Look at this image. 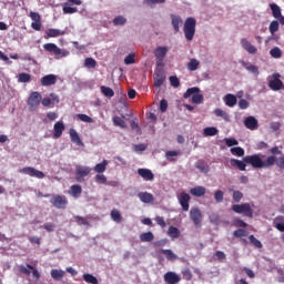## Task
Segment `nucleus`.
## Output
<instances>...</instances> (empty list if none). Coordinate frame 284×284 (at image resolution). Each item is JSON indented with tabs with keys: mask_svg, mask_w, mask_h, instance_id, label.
Listing matches in <instances>:
<instances>
[{
	"mask_svg": "<svg viewBox=\"0 0 284 284\" xmlns=\"http://www.w3.org/2000/svg\"><path fill=\"white\" fill-rule=\"evenodd\" d=\"M244 163L252 165L255 170L267 169L274 165V156H268L265 161L261 159V155L253 154L244 158Z\"/></svg>",
	"mask_w": 284,
	"mask_h": 284,
	"instance_id": "f257e3e1",
	"label": "nucleus"
},
{
	"mask_svg": "<svg viewBox=\"0 0 284 284\" xmlns=\"http://www.w3.org/2000/svg\"><path fill=\"white\" fill-rule=\"evenodd\" d=\"M184 36L186 41H192L196 34V19L190 17L184 21Z\"/></svg>",
	"mask_w": 284,
	"mask_h": 284,
	"instance_id": "f03ea898",
	"label": "nucleus"
},
{
	"mask_svg": "<svg viewBox=\"0 0 284 284\" xmlns=\"http://www.w3.org/2000/svg\"><path fill=\"white\" fill-rule=\"evenodd\" d=\"M43 97L39 93V91H32L27 100V105L30 112H37L39 106L41 105Z\"/></svg>",
	"mask_w": 284,
	"mask_h": 284,
	"instance_id": "7ed1b4c3",
	"label": "nucleus"
},
{
	"mask_svg": "<svg viewBox=\"0 0 284 284\" xmlns=\"http://www.w3.org/2000/svg\"><path fill=\"white\" fill-rule=\"evenodd\" d=\"M184 99H190L191 98V103H195L196 105L203 103V94H201V89L199 87H193L186 90L184 93Z\"/></svg>",
	"mask_w": 284,
	"mask_h": 284,
	"instance_id": "20e7f679",
	"label": "nucleus"
},
{
	"mask_svg": "<svg viewBox=\"0 0 284 284\" xmlns=\"http://www.w3.org/2000/svg\"><path fill=\"white\" fill-rule=\"evenodd\" d=\"M232 210L235 212V214H243V216H247L248 219H253L254 216V211L252 210V205H250V203L233 204Z\"/></svg>",
	"mask_w": 284,
	"mask_h": 284,
	"instance_id": "39448f33",
	"label": "nucleus"
},
{
	"mask_svg": "<svg viewBox=\"0 0 284 284\" xmlns=\"http://www.w3.org/2000/svg\"><path fill=\"white\" fill-rule=\"evenodd\" d=\"M43 49L47 52H52L57 59H65V57H70V51L58 48V45L54 43H45Z\"/></svg>",
	"mask_w": 284,
	"mask_h": 284,
	"instance_id": "423d86ee",
	"label": "nucleus"
},
{
	"mask_svg": "<svg viewBox=\"0 0 284 284\" xmlns=\"http://www.w3.org/2000/svg\"><path fill=\"white\" fill-rule=\"evenodd\" d=\"M268 88L274 92H278V90L284 89L283 81H281V73H273L271 79L268 80Z\"/></svg>",
	"mask_w": 284,
	"mask_h": 284,
	"instance_id": "0eeeda50",
	"label": "nucleus"
},
{
	"mask_svg": "<svg viewBox=\"0 0 284 284\" xmlns=\"http://www.w3.org/2000/svg\"><path fill=\"white\" fill-rule=\"evenodd\" d=\"M50 203L53 207H57V210H65V207H68V197H65V195H54L50 200Z\"/></svg>",
	"mask_w": 284,
	"mask_h": 284,
	"instance_id": "6e6552de",
	"label": "nucleus"
},
{
	"mask_svg": "<svg viewBox=\"0 0 284 284\" xmlns=\"http://www.w3.org/2000/svg\"><path fill=\"white\" fill-rule=\"evenodd\" d=\"M190 219L195 227H201V223H203V213H201V209L192 207L190 211Z\"/></svg>",
	"mask_w": 284,
	"mask_h": 284,
	"instance_id": "1a4fd4ad",
	"label": "nucleus"
},
{
	"mask_svg": "<svg viewBox=\"0 0 284 284\" xmlns=\"http://www.w3.org/2000/svg\"><path fill=\"white\" fill-rule=\"evenodd\" d=\"M22 174H28V176H33L34 179H45V173L39 171L32 166H26L20 170Z\"/></svg>",
	"mask_w": 284,
	"mask_h": 284,
	"instance_id": "9d476101",
	"label": "nucleus"
},
{
	"mask_svg": "<svg viewBox=\"0 0 284 284\" xmlns=\"http://www.w3.org/2000/svg\"><path fill=\"white\" fill-rule=\"evenodd\" d=\"M190 194L182 192L180 193V195L178 196V201L183 210V212H187L190 210Z\"/></svg>",
	"mask_w": 284,
	"mask_h": 284,
	"instance_id": "9b49d317",
	"label": "nucleus"
},
{
	"mask_svg": "<svg viewBox=\"0 0 284 284\" xmlns=\"http://www.w3.org/2000/svg\"><path fill=\"white\" fill-rule=\"evenodd\" d=\"M90 172H92V170L88 166H77L75 169V179L79 183H81V181H83V179H85V176H88V174H90Z\"/></svg>",
	"mask_w": 284,
	"mask_h": 284,
	"instance_id": "f8f14e48",
	"label": "nucleus"
},
{
	"mask_svg": "<svg viewBox=\"0 0 284 284\" xmlns=\"http://www.w3.org/2000/svg\"><path fill=\"white\" fill-rule=\"evenodd\" d=\"M65 131V124L63 121H58L53 125V139H61L63 132Z\"/></svg>",
	"mask_w": 284,
	"mask_h": 284,
	"instance_id": "ddd939ff",
	"label": "nucleus"
},
{
	"mask_svg": "<svg viewBox=\"0 0 284 284\" xmlns=\"http://www.w3.org/2000/svg\"><path fill=\"white\" fill-rule=\"evenodd\" d=\"M65 36V30L50 28L45 31V39H57V37Z\"/></svg>",
	"mask_w": 284,
	"mask_h": 284,
	"instance_id": "4468645a",
	"label": "nucleus"
},
{
	"mask_svg": "<svg viewBox=\"0 0 284 284\" xmlns=\"http://www.w3.org/2000/svg\"><path fill=\"white\" fill-rule=\"evenodd\" d=\"M164 282L168 284H179L181 283V276L174 272H166L164 274Z\"/></svg>",
	"mask_w": 284,
	"mask_h": 284,
	"instance_id": "2eb2a0df",
	"label": "nucleus"
},
{
	"mask_svg": "<svg viewBox=\"0 0 284 284\" xmlns=\"http://www.w3.org/2000/svg\"><path fill=\"white\" fill-rule=\"evenodd\" d=\"M241 45L244 50H246V52H248V54H256V52H258V49H256V47H254L247 39L243 38L241 40Z\"/></svg>",
	"mask_w": 284,
	"mask_h": 284,
	"instance_id": "dca6fc26",
	"label": "nucleus"
},
{
	"mask_svg": "<svg viewBox=\"0 0 284 284\" xmlns=\"http://www.w3.org/2000/svg\"><path fill=\"white\" fill-rule=\"evenodd\" d=\"M171 24L174 29L175 33L181 32V24L183 23V19H181V16L171 14Z\"/></svg>",
	"mask_w": 284,
	"mask_h": 284,
	"instance_id": "f3484780",
	"label": "nucleus"
},
{
	"mask_svg": "<svg viewBox=\"0 0 284 284\" xmlns=\"http://www.w3.org/2000/svg\"><path fill=\"white\" fill-rule=\"evenodd\" d=\"M168 55V47H158L154 51V57L159 63H163V59Z\"/></svg>",
	"mask_w": 284,
	"mask_h": 284,
	"instance_id": "a211bd4d",
	"label": "nucleus"
},
{
	"mask_svg": "<svg viewBox=\"0 0 284 284\" xmlns=\"http://www.w3.org/2000/svg\"><path fill=\"white\" fill-rule=\"evenodd\" d=\"M244 125L247 130H258V120L256 118L250 115L245 118Z\"/></svg>",
	"mask_w": 284,
	"mask_h": 284,
	"instance_id": "6ab92c4d",
	"label": "nucleus"
},
{
	"mask_svg": "<svg viewBox=\"0 0 284 284\" xmlns=\"http://www.w3.org/2000/svg\"><path fill=\"white\" fill-rule=\"evenodd\" d=\"M138 174L143 181H154V173L150 169H138Z\"/></svg>",
	"mask_w": 284,
	"mask_h": 284,
	"instance_id": "aec40b11",
	"label": "nucleus"
},
{
	"mask_svg": "<svg viewBox=\"0 0 284 284\" xmlns=\"http://www.w3.org/2000/svg\"><path fill=\"white\" fill-rule=\"evenodd\" d=\"M57 83V75L48 74L41 78V85L48 88L50 85H54Z\"/></svg>",
	"mask_w": 284,
	"mask_h": 284,
	"instance_id": "412c9836",
	"label": "nucleus"
},
{
	"mask_svg": "<svg viewBox=\"0 0 284 284\" xmlns=\"http://www.w3.org/2000/svg\"><path fill=\"white\" fill-rule=\"evenodd\" d=\"M230 163L232 165V168H237V170H240L241 172H245V168H247V162H245V158L243 159V161L241 160H236V159H231Z\"/></svg>",
	"mask_w": 284,
	"mask_h": 284,
	"instance_id": "4be33fe9",
	"label": "nucleus"
},
{
	"mask_svg": "<svg viewBox=\"0 0 284 284\" xmlns=\"http://www.w3.org/2000/svg\"><path fill=\"white\" fill-rule=\"evenodd\" d=\"M138 197L140 199V201H142V203H153L154 202V195H152V193H149V192H140L138 194Z\"/></svg>",
	"mask_w": 284,
	"mask_h": 284,
	"instance_id": "5701e85b",
	"label": "nucleus"
},
{
	"mask_svg": "<svg viewBox=\"0 0 284 284\" xmlns=\"http://www.w3.org/2000/svg\"><path fill=\"white\" fill-rule=\"evenodd\" d=\"M195 168L196 170L201 171L202 174H207V172H210V165H207V162H205L204 160H199L195 163Z\"/></svg>",
	"mask_w": 284,
	"mask_h": 284,
	"instance_id": "b1692460",
	"label": "nucleus"
},
{
	"mask_svg": "<svg viewBox=\"0 0 284 284\" xmlns=\"http://www.w3.org/2000/svg\"><path fill=\"white\" fill-rule=\"evenodd\" d=\"M224 103L227 105V108H234V105H236V95L227 93L224 97Z\"/></svg>",
	"mask_w": 284,
	"mask_h": 284,
	"instance_id": "393cba45",
	"label": "nucleus"
},
{
	"mask_svg": "<svg viewBox=\"0 0 284 284\" xmlns=\"http://www.w3.org/2000/svg\"><path fill=\"white\" fill-rule=\"evenodd\" d=\"M205 192H206L205 186H195L190 190V194H192V196H197V197L205 196Z\"/></svg>",
	"mask_w": 284,
	"mask_h": 284,
	"instance_id": "a878e982",
	"label": "nucleus"
},
{
	"mask_svg": "<svg viewBox=\"0 0 284 284\" xmlns=\"http://www.w3.org/2000/svg\"><path fill=\"white\" fill-rule=\"evenodd\" d=\"M110 162L108 160H103L101 163H98L94 166V172H97V174H103V172H105V170H108V164Z\"/></svg>",
	"mask_w": 284,
	"mask_h": 284,
	"instance_id": "bb28decb",
	"label": "nucleus"
},
{
	"mask_svg": "<svg viewBox=\"0 0 284 284\" xmlns=\"http://www.w3.org/2000/svg\"><path fill=\"white\" fill-rule=\"evenodd\" d=\"M69 134L71 136L72 143H75L77 145H83V142L81 141V138L79 136L77 130L70 129Z\"/></svg>",
	"mask_w": 284,
	"mask_h": 284,
	"instance_id": "cd10ccee",
	"label": "nucleus"
},
{
	"mask_svg": "<svg viewBox=\"0 0 284 284\" xmlns=\"http://www.w3.org/2000/svg\"><path fill=\"white\" fill-rule=\"evenodd\" d=\"M65 276V271L53 268L51 270V278L53 281H61Z\"/></svg>",
	"mask_w": 284,
	"mask_h": 284,
	"instance_id": "c85d7f7f",
	"label": "nucleus"
},
{
	"mask_svg": "<svg viewBox=\"0 0 284 284\" xmlns=\"http://www.w3.org/2000/svg\"><path fill=\"white\" fill-rule=\"evenodd\" d=\"M140 241H142V243H152V241H154V233L149 231L140 234Z\"/></svg>",
	"mask_w": 284,
	"mask_h": 284,
	"instance_id": "c756f323",
	"label": "nucleus"
},
{
	"mask_svg": "<svg viewBox=\"0 0 284 284\" xmlns=\"http://www.w3.org/2000/svg\"><path fill=\"white\" fill-rule=\"evenodd\" d=\"M81 192H83V189L79 184H73L71 186V196H74V199H78V196H81Z\"/></svg>",
	"mask_w": 284,
	"mask_h": 284,
	"instance_id": "7c9ffc66",
	"label": "nucleus"
},
{
	"mask_svg": "<svg viewBox=\"0 0 284 284\" xmlns=\"http://www.w3.org/2000/svg\"><path fill=\"white\" fill-rule=\"evenodd\" d=\"M270 8H271V10H272V16L274 17V19H278V17L282 16L281 7H278V4H276V3H271V4H270Z\"/></svg>",
	"mask_w": 284,
	"mask_h": 284,
	"instance_id": "2f4dec72",
	"label": "nucleus"
},
{
	"mask_svg": "<svg viewBox=\"0 0 284 284\" xmlns=\"http://www.w3.org/2000/svg\"><path fill=\"white\" fill-rule=\"evenodd\" d=\"M100 90H101L102 94L104 97H106L108 99H112V97H114V90H112V88H110V87L102 85L100 88Z\"/></svg>",
	"mask_w": 284,
	"mask_h": 284,
	"instance_id": "473e14b6",
	"label": "nucleus"
},
{
	"mask_svg": "<svg viewBox=\"0 0 284 284\" xmlns=\"http://www.w3.org/2000/svg\"><path fill=\"white\" fill-rule=\"evenodd\" d=\"M111 219L115 223H121V221H123V216L121 215V212L119 210H116V209H113L111 211Z\"/></svg>",
	"mask_w": 284,
	"mask_h": 284,
	"instance_id": "72a5a7b5",
	"label": "nucleus"
},
{
	"mask_svg": "<svg viewBox=\"0 0 284 284\" xmlns=\"http://www.w3.org/2000/svg\"><path fill=\"white\" fill-rule=\"evenodd\" d=\"M280 221H284V216H277L274 220V227L278 230V232H284V222H280Z\"/></svg>",
	"mask_w": 284,
	"mask_h": 284,
	"instance_id": "f704fd0d",
	"label": "nucleus"
},
{
	"mask_svg": "<svg viewBox=\"0 0 284 284\" xmlns=\"http://www.w3.org/2000/svg\"><path fill=\"white\" fill-rule=\"evenodd\" d=\"M62 11H63V14H74V13L79 12V9H77V7L68 6V2H65L62 8Z\"/></svg>",
	"mask_w": 284,
	"mask_h": 284,
	"instance_id": "c9c22d12",
	"label": "nucleus"
},
{
	"mask_svg": "<svg viewBox=\"0 0 284 284\" xmlns=\"http://www.w3.org/2000/svg\"><path fill=\"white\" fill-rule=\"evenodd\" d=\"M214 114L215 116H221V119H223L224 121H230V114L223 109H215Z\"/></svg>",
	"mask_w": 284,
	"mask_h": 284,
	"instance_id": "e433bc0d",
	"label": "nucleus"
},
{
	"mask_svg": "<svg viewBox=\"0 0 284 284\" xmlns=\"http://www.w3.org/2000/svg\"><path fill=\"white\" fill-rule=\"evenodd\" d=\"M113 125H116L118 128H128V124H125V120H123L121 116L115 115L113 116Z\"/></svg>",
	"mask_w": 284,
	"mask_h": 284,
	"instance_id": "4c0bfd02",
	"label": "nucleus"
},
{
	"mask_svg": "<svg viewBox=\"0 0 284 284\" xmlns=\"http://www.w3.org/2000/svg\"><path fill=\"white\" fill-rule=\"evenodd\" d=\"M168 234L171 236V239H179L181 236V231H179V229L175 226H170Z\"/></svg>",
	"mask_w": 284,
	"mask_h": 284,
	"instance_id": "58836bf2",
	"label": "nucleus"
},
{
	"mask_svg": "<svg viewBox=\"0 0 284 284\" xmlns=\"http://www.w3.org/2000/svg\"><path fill=\"white\" fill-rule=\"evenodd\" d=\"M200 62L196 59H191L187 63V70L190 72H195V70H199Z\"/></svg>",
	"mask_w": 284,
	"mask_h": 284,
	"instance_id": "ea45409f",
	"label": "nucleus"
},
{
	"mask_svg": "<svg viewBox=\"0 0 284 284\" xmlns=\"http://www.w3.org/2000/svg\"><path fill=\"white\" fill-rule=\"evenodd\" d=\"M32 75L30 73H19L18 81L19 83H30Z\"/></svg>",
	"mask_w": 284,
	"mask_h": 284,
	"instance_id": "a19ab883",
	"label": "nucleus"
},
{
	"mask_svg": "<svg viewBox=\"0 0 284 284\" xmlns=\"http://www.w3.org/2000/svg\"><path fill=\"white\" fill-rule=\"evenodd\" d=\"M162 254H164V256H166L168 261H176V258H179V256L176 254H174V252H172V250H162Z\"/></svg>",
	"mask_w": 284,
	"mask_h": 284,
	"instance_id": "79ce46f5",
	"label": "nucleus"
},
{
	"mask_svg": "<svg viewBox=\"0 0 284 284\" xmlns=\"http://www.w3.org/2000/svg\"><path fill=\"white\" fill-rule=\"evenodd\" d=\"M219 134V129L214 126H207L204 129V136H216Z\"/></svg>",
	"mask_w": 284,
	"mask_h": 284,
	"instance_id": "37998d69",
	"label": "nucleus"
},
{
	"mask_svg": "<svg viewBox=\"0 0 284 284\" xmlns=\"http://www.w3.org/2000/svg\"><path fill=\"white\" fill-rule=\"evenodd\" d=\"M83 281L90 284H99V280L94 275L88 273L83 274Z\"/></svg>",
	"mask_w": 284,
	"mask_h": 284,
	"instance_id": "c03bdc74",
	"label": "nucleus"
},
{
	"mask_svg": "<svg viewBox=\"0 0 284 284\" xmlns=\"http://www.w3.org/2000/svg\"><path fill=\"white\" fill-rule=\"evenodd\" d=\"M248 240H250L251 245H254V247H256L257 250H261V247H263V243H261V241H258V239H256V236L250 235Z\"/></svg>",
	"mask_w": 284,
	"mask_h": 284,
	"instance_id": "a18cd8bd",
	"label": "nucleus"
},
{
	"mask_svg": "<svg viewBox=\"0 0 284 284\" xmlns=\"http://www.w3.org/2000/svg\"><path fill=\"white\" fill-rule=\"evenodd\" d=\"M274 158V165H277L280 170H284V155L276 158V155H271Z\"/></svg>",
	"mask_w": 284,
	"mask_h": 284,
	"instance_id": "49530a36",
	"label": "nucleus"
},
{
	"mask_svg": "<svg viewBox=\"0 0 284 284\" xmlns=\"http://www.w3.org/2000/svg\"><path fill=\"white\" fill-rule=\"evenodd\" d=\"M270 54L273 59H281V57H283V51H281L278 47H275L271 49Z\"/></svg>",
	"mask_w": 284,
	"mask_h": 284,
	"instance_id": "de8ad7c7",
	"label": "nucleus"
},
{
	"mask_svg": "<svg viewBox=\"0 0 284 284\" xmlns=\"http://www.w3.org/2000/svg\"><path fill=\"white\" fill-rule=\"evenodd\" d=\"M231 154H233V156H243L245 154V150L241 146H235L231 149Z\"/></svg>",
	"mask_w": 284,
	"mask_h": 284,
	"instance_id": "09e8293b",
	"label": "nucleus"
},
{
	"mask_svg": "<svg viewBox=\"0 0 284 284\" xmlns=\"http://www.w3.org/2000/svg\"><path fill=\"white\" fill-rule=\"evenodd\" d=\"M77 118L83 123H94V120L88 114L80 113L77 115Z\"/></svg>",
	"mask_w": 284,
	"mask_h": 284,
	"instance_id": "8fccbe9b",
	"label": "nucleus"
},
{
	"mask_svg": "<svg viewBox=\"0 0 284 284\" xmlns=\"http://www.w3.org/2000/svg\"><path fill=\"white\" fill-rule=\"evenodd\" d=\"M184 281H192V271L187 267L183 268L181 272Z\"/></svg>",
	"mask_w": 284,
	"mask_h": 284,
	"instance_id": "3c124183",
	"label": "nucleus"
},
{
	"mask_svg": "<svg viewBox=\"0 0 284 284\" xmlns=\"http://www.w3.org/2000/svg\"><path fill=\"white\" fill-rule=\"evenodd\" d=\"M247 234H248L247 230H244V229H239L233 232V236H235V239H243V236H247Z\"/></svg>",
	"mask_w": 284,
	"mask_h": 284,
	"instance_id": "603ef678",
	"label": "nucleus"
},
{
	"mask_svg": "<svg viewBox=\"0 0 284 284\" xmlns=\"http://www.w3.org/2000/svg\"><path fill=\"white\" fill-rule=\"evenodd\" d=\"M164 82H165V78L163 77V74H158L154 79V87L161 88V85H163Z\"/></svg>",
	"mask_w": 284,
	"mask_h": 284,
	"instance_id": "864d4df0",
	"label": "nucleus"
},
{
	"mask_svg": "<svg viewBox=\"0 0 284 284\" xmlns=\"http://www.w3.org/2000/svg\"><path fill=\"white\" fill-rule=\"evenodd\" d=\"M278 28H280L278 21L273 20L268 27V30H270L271 34H276V32H278Z\"/></svg>",
	"mask_w": 284,
	"mask_h": 284,
	"instance_id": "5fc2aeb1",
	"label": "nucleus"
},
{
	"mask_svg": "<svg viewBox=\"0 0 284 284\" xmlns=\"http://www.w3.org/2000/svg\"><path fill=\"white\" fill-rule=\"evenodd\" d=\"M95 183H99L100 185H105L108 183V178L103 174L95 175Z\"/></svg>",
	"mask_w": 284,
	"mask_h": 284,
	"instance_id": "6e6d98bb",
	"label": "nucleus"
},
{
	"mask_svg": "<svg viewBox=\"0 0 284 284\" xmlns=\"http://www.w3.org/2000/svg\"><path fill=\"white\" fill-rule=\"evenodd\" d=\"M84 67L85 68H97V60H94V58H87L84 60Z\"/></svg>",
	"mask_w": 284,
	"mask_h": 284,
	"instance_id": "4d7b16f0",
	"label": "nucleus"
},
{
	"mask_svg": "<svg viewBox=\"0 0 284 284\" xmlns=\"http://www.w3.org/2000/svg\"><path fill=\"white\" fill-rule=\"evenodd\" d=\"M28 270H32V276L33 278H37V281H39V278H41V273H39V270H37L34 266H32L31 264H27Z\"/></svg>",
	"mask_w": 284,
	"mask_h": 284,
	"instance_id": "13d9d810",
	"label": "nucleus"
},
{
	"mask_svg": "<svg viewBox=\"0 0 284 284\" xmlns=\"http://www.w3.org/2000/svg\"><path fill=\"white\" fill-rule=\"evenodd\" d=\"M224 143L225 145H227V148H232L234 145H239V141L234 138H226L224 139Z\"/></svg>",
	"mask_w": 284,
	"mask_h": 284,
	"instance_id": "bf43d9fd",
	"label": "nucleus"
},
{
	"mask_svg": "<svg viewBox=\"0 0 284 284\" xmlns=\"http://www.w3.org/2000/svg\"><path fill=\"white\" fill-rule=\"evenodd\" d=\"M126 21L128 20L124 17L118 16L114 18L113 23H114V26H125Z\"/></svg>",
	"mask_w": 284,
	"mask_h": 284,
	"instance_id": "052dcab7",
	"label": "nucleus"
},
{
	"mask_svg": "<svg viewBox=\"0 0 284 284\" xmlns=\"http://www.w3.org/2000/svg\"><path fill=\"white\" fill-rule=\"evenodd\" d=\"M74 219H75V223H78V225H88V226H90V222L88 220H85V217L77 215Z\"/></svg>",
	"mask_w": 284,
	"mask_h": 284,
	"instance_id": "680f3d73",
	"label": "nucleus"
},
{
	"mask_svg": "<svg viewBox=\"0 0 284 284\" xmlns=\"http://www.w3.org/2000/svg\"><path fill=\"white\" fill-rule=\"evenodd\" d=\"M242 199H243V192L233 191V201H234V203H241Z\"/></svg>",
	"mask_w": 284,
	"mask_h": 284,
	"instance_id": "e2e57ef3",
	"label": "nucleus"
},
{
	"mask_svg": "<svg viewBox=\"0 0 284 284\" xmlns=\"http://www.w3.org/2000/svg\"><path fill=\"white\" fill-rule=\"evenodd\" d=\"M223 196H224L223 191L217 190L214 192V199H215L216 203H223Z\"/></svg>",
	"mask_w": 284,
	"mask_h": 284,
	"instance_id": "0e129e2a",
	"label": "nucleus"
},
{
	"mask_svg": "<svg viewBox=\"0 0 284 284\" xmlns=\"http://www.w3.org/2000/svg\"><path fill=\"white\" fill-rule=\"evenodd\" d=\"M169 80H170L172 88H179V85H181V81H179V78L175 75H171L169 78Z\"/></svg>",
	"mask_w": 284,
	"mask_h": 284,
	"instance_id": "69168bd1",
	"label": "nucleus"
},
{
	"mask_svg": "<svg viewBox=\"0 0 284 284\" xmlns=\"http://www.w3.org/2000/svg\"><path fill=\"white\" fill-rule=\"evenodd\" d=\"M125 65H132V63H135L134 53H130L124 59Z\"/></svg>",
	"mask_w": 284,
	"mask_h": 284,
	"instance_id": "338daca9",
	"label": "nucleus"
},
{
	"mask_svg": "<svg viewBox=\"0 0 284 284\" xmlns=\"http://www.w3.org/2000/svg\"><path fill=\"white\" fill-rule=\"evenodd\" d=\"M29 242L31 245H41V237L30 236Z\"/></svg>",
	"mask_w": 284,
	"mask_h": 284,
	"instance_id": "774afa93",
	"label": "nucleus"
}]
</instances>
